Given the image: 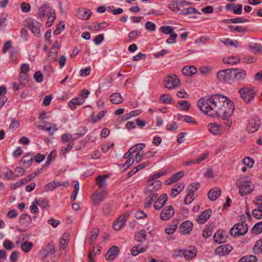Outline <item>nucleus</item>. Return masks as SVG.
<instances>
[{
    "mask_svg": "<svg viewBox=\"0 0 262 262\" xmlns=\"http://www.w3.org/2000/svg\"><path fill=\"white\" fill-rule=\"evenodd\" d=\"M31 219L29 215L24 214H22L19 219V223L20 224L25 226H28L31 222Z\"/></svg>",
    "mask_w": 262,
    "mask_h": 262,
    "instance_id": "42",
    "label": "nucleus"
},
{
    "mask_svg": "<svg viewBox=\"0 0 262 262\" xmlns=\"http://www.w3.org/2000/svg\"><path fill=\"white\" fill-rule=\"evenodd\" d=\"M25 172V170L21 167H16L14 171V174L15 177L22 176Z\"/></svg>",
    "mask_w": 262,
    "mask_h": 262,
    "instance_id": "61",
    "label": "nucleus"
},
{
    "mask_svg": "<svg viewBox=\"0 0 262 262\" xmlns=\"http://www.w3.org/2000/svg\"><path fill=\"white\" fill-rule=\"evenodd\" d=\"M184 185L183 183H178L176 184L171 189V195L174 198L179 194L183 189Z\"/></svg>",
    "mask_w": 262,
    "mask_h": 262,
    "instance_id": "27",
    "label": "nucleus"
},
{
    "mask_svg": "<svg viewBox=\"0 0 262 262\" xmlns=\"http://www.w3.org/2000/svg\"><path fill=\"white\" fill-rule=\"evenodd\" d=\"M84 102V99L82 98L77 97L72 99L69 103L70 107L74 110L77 105H80Z\"/></svg>",
    "mask_w": 262,
    "mask_h": 262,
    "instance_id": "25",
    "label": "nucleus"
},
{
    "mask_svg": "<svg viewBox=\"0 0 262 262\" xmlns=\"http://www.w3.org/2000/svg\"><path fill=\"white\" fill-rule=\"evenodd\" d=\"M33 154L28 153L25 155L21 159L20 162L26 167H29L32 164L33 157H32Z\"/></svg>",
    "mask_w": 262,
    "mask_h": 262,
    "instance_id": "23",
    "label": "nucleus"
},
{
    "mask_svg": "<svg viewBox=\"0 0 262 262\" xmlns=\"http://www.w3.org/2000/svg\"><path fill=\"white\" fill-rule=\"evenodd\" d=\"M248 230L247 224L245 222L237 223L230 230V234L236 237L245 234Z\"/></svg>",
    "mask_w": 262,
    "mask_h": 262,
    "instance_id": "5",
    "label": "nucleus"
},
{
    "mask_svg": "<svg viewBox=\"0 0 262 262\" xmlns=\"http://www.w3.org/2000/svg\"><path fill=\"white\" fill-rule=\"evenodd\" d=\"M165 87L168 89L180 86V80L175 74L169 75L166 76L164 80Z\"/></svg>",
    "mask_w": 262,
    "mask_h": 262,
    "instance_id": "7",
    "label": "nucleus"
},
{
    "mask_svg": "<svg viewBox=\"0 0 262 262\" xmlns=\"http://www.w3.org/2000/svg\"><path fill=\"white\" fill-rule=\"evenodd\" d=\"M167 201V195L166 193L161 194L158 200L155 202L154 208L157 210H160L165 205Z\"/></svg>",
    "mask_w": 262,
    "mask_h": 262,
    "instance_id": "18",
    "label": "nucleus"
},
{
    "mask_svg": "<svg viewBox=\"0 0 262 262\" xmlns=\"http://www.w3.org/2000/svg\"><path fill=\"white\" fill-rule=\"evenodd\" d=\"M170 10L174 12H178L180 10L178 2L176 1H172L170 2L168 6Z\"/></svg>",
    "mask_w": 262,
    "mask_h": 262,
    "instance_id": "54",
    "label": "nucleus"
},
{
    "mask_svg": "<svg viewBox=\"0 0 262 262\" xmlns=\"http://www.w3.org/2000/svg\"><path fill=\"white\" fill-rule=\"evenodd\" d=\"M106 113V110H103L99 112L96 116H93L92 117V121L95 123L100 120L104 116Z\"/></svg>",
    "mask_w": 262,
    "mask_h": 262,
    "instance_id": "59",
    "label": "nucleus"
},
{
    "mask_svg": "<svg viewBox=\"0 0 262 262\" xmlns=\"http://www.w3.org/2000/svg\"><path fill=\"white\" fill-rule=\"evenodd\" d=\"M140 245L135 246L133 247L131 250V253L133 256H136L139 253H143L145 251L146 248L144 247H142L140 249H139V247Z\"/></svg>",
    "mask_w": 262,
    "mask_h": 262,
    "instance_id": "51",
    "label": "nucleus"
},
{
    "mask_svg": "<svg viewBox=\"0 0 262 262\" xmlns=\"http://www.w3.org/2000/svg\"><path fill=\"white\" fill-rule=\"evenodd\" d=\"M209 130L213 135H217L220 132L221 126L216 123H210L208 125Z\"/></svg>",
    "mask_w": 262,
    "mask_h": 262,
    "instance_id": "34",
    "label": "nucleus"
},
{
    "mask_svg": "<svg viewBox=\"0 0 262 262\" xmlns=\"http://www.w3.org/2000/svg\"><path fill=\"white\" fill-rule=\"evenodd\" d=\"M113 211L112 204L110 203H105L103 204L102 208V211L104 215H110Z\"/></svg>",
    "mask_w": 262,
    "mask_h": 262,
    "instance_id": "35",
    "label": "nucleus"
},
{
    "mask_svg": "<svg viewBox=\"0 0 262 262\" xmlns=\"http://www.w3.org/2000/svg\"><path fill=\"white\" fill-rule=\"evenodd\" d=\"M34 203L42 208H47L49 207V202L47 199H35Z\"/></svg>",
    "mask_w": 262,
    "mask_h": 262,
    "instance_id": "50",
    "label": "nucleus"
},
{
    "mask_svg": "<svg viewBox=\"0 0 262 262\" xmlns=\"http://www.w3.org/2000/svg\"><path fill=\"white\" fill-rule=\"evenodd\" d=\"M233 248L228 244L223 245L218 247L215 250V253L219 256H225L228 254Z\"/></svg>",
    "mask_w": 262,
    "mask_h": 262,
    "instance_id": "14",
    "label": "nucleus"
},
{
    "mask_svg": "<svg viewBox=\"0 0 262 262\" xmlns=\"http://www.w3.org/2000/svg\"><path fill=\"white\" fill-rule=\"evenodd\" d=\"M223 62L225 64H229L231 65L236 64L239 62L240 60L236 59L234 56H231L226 57L223 59Z\"/></svg>",
    "mask_w": 262,
    "mask_h": 262,
    "instance_id": "40",
    "label": "nucleus"
},
{
    "mask_svg": "<svg viewBox=\"0 0 262 262\" xmlns=\"http://www.w3.org/2000/svg\"><path fill=\"white\" fill-rule=\"evenodd\" d=\"M178 224L179 221L178 220L172 221L171 224L165 229V232L168 234H173L175 232Z\"/></svg>",
    "mask_w": 262,
    "mask_h": 262,
    "instance_id": "33",
    "label": "nucleus"
},
{
    "mask_svg": "<svg viewBox=\"0 0 262 262\" xmlns=\"http://www.w3.org/2000/svg\"><path fill=\"white\" fill-rule=\"evenodd\" d=\"M238 92L241 98L246 103H249L254 99L256 93L254 90L251 87L244 86L238 89Z\"/></svg>",
    "mask_w": 262,
    "mask_h": 262,
    "instance_id": "4",
    "label": "nucleus"
},
{
    "mask_svg": "<svg viewBox=\"0 0 262 262\" xmlns=\"http://www.w3.org/2000/svg\"><path fill=\"white\" fill-rule=\"evenodd\" d=\"M222 41L226 45H229L231 46H234L235 47H237L238 45V42L237 40H232L229 38H225L223 40H222Z\"/></svg>",
    "mask_w": 262,
    "mask_h": 262,
    "instance_id": "56",
    "label": "nucleus"
},
{
    "mask_svg": "<svg viewBox=\"0 0 262 262\" xmlns=\"http://www.w3.org/2000/svg\"><path fill=\"white\" fill-rule=\"evenodd\" d=\"M146 30L150 32H153L156 30V25L151 21H147L145 25Z\"/></svg>",
    "mask_w": 262,
    "mask_h": 262,
    "instance_id": "64",
    "label": "nucleus"
},
{
    "mask_svg": "<svg viewBox=\"0 0 262 262\" xmlns=\"http://www.w3.org/2000/svg\"><path fill=\"white\" fill-rule=\"evenodd\" d=\"M160 30L165 34H171L173 33V27L170 26H163L160 27Z\"/></svg>",
    "mask_w": 262,
    "mask_h": 262,
    "instance_id": "52",
    "label": "nucleus"
},
{
    "mask_svg": "<svg viewBox=\"0 0 262 262\" xmlns=\"http://www.w3.org/2000/svg\"><path fill=\"white\" fill-rule=\"evenodd\" d=\"M24 25L28 28L34 35L40 34L41 24L36 20L28 18L24 21Z\"/></svg>",
    "mask_w": 262,
    "mask_h": 262,
    "instance_id": "8",
    "label": "nucleus"
},
{
    "mask_svg": "<svg viewBox=\"0 0 262 262\" xmlns=\"http://www.w3.org/2000/svg\"><path fill=\"white\" fill-rule=\"evenodd\" d=\"M175 213L174 208L172 206H166L160 215V218L162 221H167L172 218Z\"/></svg>",
    "mask_w": 262,
    "mask_h": 262,
    "instance_id": "11",
    "label": "nucleus"
},
{
    "mask_svg": "<svg viewBox=\"0 0 262 262\" xmlns=\"http://www.w3.org/2000/svg\"><path fill=\"white\" fill-rule=\"evenodd\" d=\"M108 177L107 175H99L96 178V183L99 187V190L106 189L105 179Z\"/></svg>",
    "mask_w": 262,
    "mask_h": 262,
    "instance_id": "22",
    "label": "nucleus"
},
{
    "mask_svg": "<svg viewBox=\"0 0 262 262\" xmlns=\"http://www.w3.org/2000/svg\"><path fill=\"white\" fill-rule=\"evenodd\" d=\"M257 260V258L256 256L250 255L241 257L238 262H256Z\"/></svg>",
    "mask_w": 262,
    "mask_h": 262,
    "instance_id": "41",
    "label": "nucleus"
},
{
    "mask_svg": "<svg viewBox=\"0 0 262 262\" xmlns=\"http://www.w3.org/2000/svg\"><path fill=\"white\" fill-rule=\"evenodd\" d=\"M212 211L211 209H207L199 214L196 219L199 224H204L211 216Z\"/></svg>",
    "mask_w": 262,
    "mask_h": 262,
    "instance_id": "17",
    "label": "nucleus"
},
{
    "mask_svg": "<svg viewBox=\"0 0 262 262\" xmlns=\"http://www.w3.org/2000/svg\"><path fill=\"white\" fill-rule=\"evenodd\" d=\"M232 77H233V80L235 79L237 81H243L245 80L247 75V73L245 70L239 69H232Z\"/></svg>",
    "mask_w": 262,
    "mask_h": 262,
    "instance_id": "15",
    "label": "nucleus"
},
{
    "mask_svg": "<svg viewBox=\"0 0 262 262\" xmlns=\"http://www.w3.org/2000/svg\"><path fill=\"white\" fill-rule=\"evenodd\" d=\"M99 233V230L98 229H94L91 232V235L89 239V244L90 245H93L94 244L96 239H97Z\"/></svg>",
    "mask_w": 262,
    "mask_h": 262,
    "instance_id": "43",
    "label": "nucleus"
},
{
    "mask_svg": "<svg viewBox=\"0 0 262 262\" xmlns=\"http://www.w3.org/2000/svg\"><path fill=\"white\" fill-rule=\"evenodd\" d=\"M33 243L28 241H26L21 244V250L25 253H28L33 248Z\"/></svg>",
    "mask_w": 262,
    "mask_h": 262,
    "instance_id": "44",
    "label": "nucleus"
},
{
    "mask_svg": "<svg viewBox=\"0 0 262 262\" xmlns=\"http://www.w3.org/2000/svg\"><path fill=\"white\" fill-rule=\"evenodd\" d=\"M221 190L218 187H215L210 190L207 194L208 199L211 201H214L221 195Z\"/></svg>",
    "mask_w": 262,
    "mask_h": 262,
    "instance_id": "21",
    "label": "nucleus"
},
{
    "mask_svg": "<svg viewBox=\"0 0 262 262\" xmlns=\"http://www.w3.org/2000/svg\"><path fill=\"white\" fill-rule=\"evenodd\" d=\"M253 251L256 254L262 253V239L258 240L254 247Z\"/></svg>",
    "mask_w": 262,
    "mask_h": 262,
    "instance_id": "48",
    "label": "nucleus"
},
{
    "mask_svg": "<svg viewBox=\"0 0 262 262\" xmlns=\"http://www.w3.org/2000/svg\"><path fill=\"white\" fill-rule=\"evenodd\" d=\"M182 72L183 75L190 76L197 72V69L193 66L189 67L185 66L182 69Z\"/></svg>",
    "mask_w": 262,
    "mask_h": 262,
    "instance_id": "26",
    "label": "nucleus"
},
{
    "mask_svg": "<svg viewBox=\"0 0 262 262\" xmlns=\"http://www.w3.org/2000/svg\"><path fill=\"white\" fill-rule=\"evenodd\" d=\"M228 28L232 33H245L246 31V29L242 26H234L232 25H230L228 26Z\"/></svg>",
    "mask_w": 262,
    "mask_h": 262,
    "instance_id": "47",
    "label": "nucleus"
},
{
    "mask_svg": "<svg viewBox=\"0 0 262 262\" xmlns=\"http://www.w3.org/2000/svg\"><path fill=\"white\" fill-rule=\"evenodd\" d=\"M92 14L91 10L84 8H80L76 10V16L80 19L88 20L90 18Z\"/></svg>",
    "mask_w": 262,
    "mask_h": 262,
    "instance_id": "13",
    "label": "nucleus"
},
{
    "mask_svg": "<svg viewBox=\"0 0 262 262\" xmlns=\"http://www.w3.org/2000/svg\"><path fill=\"white\" fill-rule=\"evenodd\" d=\"M162 182L160 180L150 182V183L144 190L145 195L151 196L156 195V197H158L159 195L158 192L159 191Z\"/></svg>",
    "mask_w": 262,
    "mask_h": 262,
    "instance_id": "6",
    "label": "nucleus"
},
{
    "mask_svg": "<svg viewBox=\"0 0 262 262\" xmlns=\"http://www.w3.org/2000/svg\"><path fill=\"white\" fill-rule=\"evenodd\" d=\"M160 101L165 104H170L172 103L173 99L168 94H163L160 97Z\"/></svg>",
    "mask_w": 262,
    "mask_h": 262,
    "instance_id": "45",
    "label": "nucleus"
},
{
    "mask_svg": "<svg viewBox=\"0 0 262 262\" xmlns=\"http://www.w3.org/2000/svg\"><path fill=\"white\" fill-rule=\"evenodd\" d=\"M166 173V172L165 171H162V172H158V173H156L152 176H151L149 179H148V182H152L154 181H155L156 179L164 176V174H165Z\"/></svg>",
    "mask_w": 262,
    "mask_h": 262,
    "instance_id": "60",
    "label": "nucleus"
},
{
    "mask_svg": "<svg viewBox=\"0 0 262 262\" xmlns=\"http://www.w3.org/2000/svg\"><path fill=\"white\" fill-rule=\"evenodd\" d=\"M249 19L247 18H244L243 17H236L234 18H228L224 20V23H232V24H238V23H244L248 22Z\"/></svg>",
    "mask_w": 262,
    "mask_h": 262,
    "instance_id": "32",
    "label": "nucleus"
},
{
    "mask_svg": "<svg viewBox=\"0 0 262 262\" xmlns=\"http://www.w3.org/2000/svg\"><path fill=\"white\" fill-rule=\"evenodd\" d=\"M107 192L106 189L98 190L96 192L93 193L91 196V199L94 206H98L101 202H103L105 196L107 195Z\"/></svg>",
    "mask_w": 262,
    "mask_h": 262,
    "instance_id": "9",
    "label": "nucleus"
},
{
    "mask_svg": "<svg viewBox=\"0 0 262 262\" xmlns=\"http://www.w3.org/2000/svg\"><path fill=\"white\" fill-rule=\"evenodd\" d=\"M119 252V248L116 246L111 247L105 254V258L109 261L114 260L118 255Z\"/></svg>",
    "mask_w": 262,
    "mask_h": 262,
    "instance_id": "16",
    "label": "nucleus"
},
{
    "mask_svg": "<svg viewBox=\"0 0 262 262\" xmlns=\"http://www.w3.org/2000/svg\"><path fill=\"white\" fill-rule=\"evenodd\" d=\"M110 101L114 104H120L123 101V98L119 93L112 94L110 98Z\"/></svg>",
    "mask_w": 262,
    "mask_h": 262,
    "instance_id": "29",
    "label": "nucleus"
},
{
    "mask_svg": "<svg viewBox=\"0 0 262 262\" xmlns=\"http://www.w3.org/2000/svg\"><path fill=\"white\" fill-rule=\"evenodd\" d=\"M50 9H52L50 5L46 2L43 4V6H41L38 8V16L40 18H44L46 16V12L49 11Z\"/></svg>",
    "mask_w": 262,
    "mask_h": 262,
    "instance_id": "24",
    "label": "nucleus"
},
{
    "mask_svg": "<svg viewBox=\"0 0 262 262\" xmlns=\"http://www.w3.org/2000/svg\"><path fill=\"white\" fill-rule=\"evenodd\" d=\"M260 125V120L256 117L252 118L249 120L247 130L249 133H253L258 129Z\"/></svg>",
    "mask_w": 262,
    "mask_h": 262,
    "instance_id": "12",
    "label": "nucleus"
},
{
    "mask_svg": "<svg viewBox=\"0 0 262 262\" xmlns=\"http://www.w3.org/2000/svg\"><path fill=\"white\" fill-rule=\"evenodd\" d=\"M234 110V105L233 102L228 97H225L222 103L216 116L223 118L225 121V128L229 129L232 125V121L230 120V117Z\"/></svg>",
    "mask_w": 262,
    "mask_h": 262,
    "instance_id": "2",
    "label": "nucleus"
},
{
    "mask_svg": "<svg viewBox=\"0 0 262 262\" xmlns=\"http://www.w3.org/2000/svg\"><path fill=\"white\" fill-rule=\"evenodd\" d=\"M47 13L49 14V16L48 18L46 25L47 27H50L52 25L56 18L55 12L54 9H50V10L47 12Z\"/></svg>",
    "mask_w": 262,
    "mask_h": 262,
    "instance_id": "28",
    "label": "nucleus"
},
{
    "mask_svg": "<svg viewBox=\"0 0 262 262\" xmlns=\"http://www.w3.org/2000/svg\"><path fill=\"white\" fill-rule=\"evenodd\" d=\"M43 251L45 254V257L47 256L49 254H54L56 251L54 244L53 243H49L43 249Z\"/></svg>",
    "mask_w": 262,
    "mask_h": 262,
    "instance_id": "31",
    "label": "nucleus"
},
{
    "mask_svg": "<svg viewBox=\"0 0 262 262\" xmlns=\"http://www.w3.org/2000/svg\"><path fill=\"white\" fill-rule=\"evenodd\" d=\"M65 25L63 21H60L58 25L56 26L55 30H54L53 33L55 35H59L60 34L61 31L64 28Z\"/></svg>",
    "mask_w": 262,
    "mask_h": 262,
    "instance_id": "58",
    "label": "nucleus"
},
{
    "mask_svg": "<svg viewBox=\"0 0 262 262\" xmlns=\"http://www.w3.org/2000/svg\"><path fill=\"white\" fill-rule=\"evenodd\" d=\"M236 185L239 188V192L242 196L251 193L254 188L251 178L249 177H245L239 179L236 183Z\"/></svg>",
    "mask_w": 262,
    "mask_h": 262,
    "instance_id": "3",
    "label": "nucleus"
},
{
    "mask_svg": "<svg viewBox=\"0 0 262 262\" xmlns=\"http://www.w3.org/2000/svg\"><path fill=\"white\" fill-rule=\"evenodd\" d=\"M253 233L258 234L262 232V222L257 223L252 228Z\"/></svg>",
    "mask_w": 262,
    "mask_h": 262,
    "instance_id": "53",
    "label": "nucleus"
},
{
    "mask_svg": "<svg viewBox=\"0 0 262 262\" xmlns=\"http://www.w3.org/2000/svg\"><path fill=\"white\" fill-rule=\"evenodd\" d=\"M58 51L57 49H55L54 51L52 50V51L49 52L48 55V60L50 63L53 62L56 60L58 55Z\"/></svg>",
    "mask_w": 262,
    "mask_h": 262,
    "instance_id": "46",
    "label": "nucleus"
},
{
    "mask_svg": "<svg viewBox=\"0 0 262 262\" xmlns=\"http://www.w3.org/2000/svg\"><path fill=\"white\" fill-rule=\"evenodd\" d=\"M179 252L182 253L186 259L190 260L196 256L197 251L194 247H193L192 250H179Z\"/></svg>",
    "mask_w": 262,
    "mask_h": 262,
    "instance_id": "20",
    "label": "nucleus"
},
{
    "mask_svg": "<svg viewBox=\"0 0 262 262\" xmlns=\"http://www.w3.org/2000/svg\"><path fill=\"white\" fill-rule=\"evenodd\" d=\"M57 181H53L49 183L46 187V189L47 191H52L57 188Z\"/></svg>",
    "mask_w": 262,
    "mask_h": 262,
    "instance_id": "62",
    "label": "nucleus"
},
{
    "mask_svg": "<svg viewBox=\"0 0 262 262\" xmlns=\"http://www.w3.org/2000/svg\"><path fill=\"white\" fill-rule=\"evenodd\" d=\"M158 197H156V195L153 196L149 195H146L145 198V204L144 208H148L150 207L151 204L157 199Z\"/></svg>",
    "mask_w": 262,
    "mask_h": 262,
    "instance_id": "38",
    "label": "nucleus"
},
{
    "mask_svg": "<svg viewBox=\"0 0 262 262\" xmlns=\"http://www.w3.org/2000/svg\"><path fill=\"white\" fill-rule=\"evenodd\" d=\"M181 232L184 234H189L193 228V223L189 221H186L180 225Z\"/></svg>",
    "mask_w": 262,
    "mask_h": 262,
    "instance_id": "19",
    "label": "nucleus"
},
{
    "mask_svg": "<svg viewBox=\"0 0 262 262\" xmlns=\"http://www.w3.org/2000/svg\"><path fill=\"white\" fill-rule=\"evenodd\" d=\"M232 72V69H227L220 71L216 73V77L220 81L230 82L233 80Z\"/></svg>",
    "mask_w": 262,
    "mask_h": 262,
    "instance_id": "10",
    "label": "nucleus"
},
{
    "mask_svg": "<svg viewBox=\"0 0 262 262\" xmlns=\"http://www.w3.org/2000/svg\"><path fill=\"white\" fill-rule=\"evenodd\" d=\"M224 99L225 96L224 95L213 94L210 97H205L200 99L198 102V106L205 114L211 117H216Z\"/></svg>",
    "mask_w": 262,
    "mask_h": 262,
    "instance_id": "1",
    "label": "nucleus"
},
{
    "mask_svg": "<svg viewBox=\"0 0 262 262\" xmlns=\"http://www.w3.org/2000/svg\"><path fill=\"white\" fill-rule=\"evenodd\" d=\"M200 187V183H192L187 186V192L194 195L195 192L199 189Z\"/></svg>",
    "mask_w": 262,
    "mask_h": 262,
    "instance_id": "36",
    "label": "nucleus"
},
{
    "mask_svg": "<svg viewBox=\"0 0 262 262\" xmlns=\"http://www.w3.org/2000/svg\"><path fill=\"white\" fill-rule=\"evenodd\" d=\"M252 215L256 219H262V208L258 206V209H254L252 211Z\"/></svg>",
    "mask_w": 262,
    "mask_h": 262,
    "instance_id": "57",
    "label": "nucleus"
},
{
    "mask_svg": "<svg viewBox=\"0 0 262 262\" xmlns=\"http://www.w3.org/2000/svg\"><path fill=\"white\" fill-rule=\"evenodd\" d=\"M62 141L64 143H73V141L76 139V138L73 137V136L69 133H64L61 137Z\"/></svg>",
    "mask_w": 262,
    "mask_h": 262,
    "instance_id": "39",
    "label": "nucleus"
},
{
    "mask_svg": "<svg viewBox=\"0 0 262 262\" xmlns=\"http://www.w3.org/2000/svg\"><path fill=\"white\" fill-rule=\"evenodd\" d=\"M179 106L178 109L182 111H188L190 108V104L188 101H180L178 102Z\"/></svg>",
    "mask_w": 262,
    "mask_h": 262,
    "instance_id": "49",
    "label": "nucleus"
},
{
    "mask_svg": "<svg viewBox=\"0 0 262 262\" xmlns=\"http://www.w3.org/2000/svg\"><path fill=\"white\" fill-rule=\"evenodd\" d=\"M226 238L223 235L222 231L218 230L213 236L214 241L219 244L223 243L226 242Z\"/></svg>",
    "mask_w": 262,
    "mask_h": 262,
    "instance_id": "30",
    "label": "nucleus"
},
{
    "mask_svg": "<svg viewBox=\"0 0 262 262\" xmlns=\"http://www.w3.org/2000/svg\"><path fill=\"white\" fill-rule=\"evenodd\" d=\"M254 162V160L249 157H245L243 160V164L250 167H252L253 166Z\"/></svg>",
    "mask_w": 262,
    "mask_h": 262,
    "instance_id": "63",
    "label": "nucleus"
},
{
    "mask_svg": "<svg viewBox=\"0 0 262 262\" xmlns=\"http://www.w3.org/2000/svg\"><path fill=\"white\" fill-rule=\"evenodd\" d=\"M146 231L145 230H142L139 232H137L135 235V239L140 243L143 242L146 239Z\"/></svg>",
    "mask_w": 262,
    "mask_h": 262,
    "instance_id": "37",
    "label": "nucleus"
},
{
    "mask_svg": "<svg viewBox=\"0 0 262 262\" xmlns=\"http://www.w3.org/2000/svg\"><path fill=\"white\" fill-rule=\"evenodd\" d=\"M145 147V144L144 143H138L135 145L130 147V149H132V152L135 153L138 151H140L142 150Z\"/></svg>",
    "mask_w": 262,
    "mask_h": 262,
    "instance_id": "55",
    "label": "nucleus"
}]
</instances>
